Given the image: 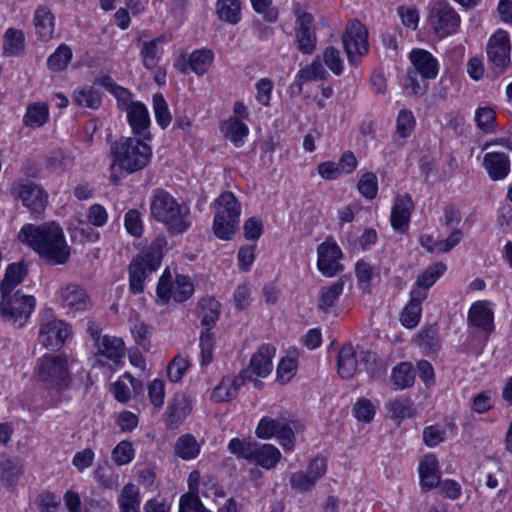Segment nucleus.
Returning <instances> with one entry per match:
<instances>
[{
  "label": "nucleus",
  "instance_id": "f257e3e1",
  "mask_svg": "<svg viewBox=\"0 0 512 512\" xmlns=\"http://www.w3.org/2000/svg\"><path fill=\"white\" fill-rule=\"evenodd\" d=\"M19 240L52 265L65 264L70 257L62 228L54 222L24 225L19 232Z\"/></svg>",
  "mask_w": 512,
  "mask_h": 512
},
{
  "label": "nucleus",
  "instance_id": "f03ea898",
  "mask_svg": "<svg viewBox=\"0 0 512 512\" xmlns=\"http://www.w3.org/2000/svg\"><path fill=\"white\" fill-rule=\"evenodd\" d=\"M152 217L165 225L172 235L185 233L191 226L190 209L186 204H179L164 190L155 193L150 204Z\"/></svg>",
  "mask_w": 512,
  "mask_h": 512
},
{
  "label": "nucleus",
  "instance_id": "7ed1b4c3",
  "mask_svg": "<svg viewBox=\"0 0 512 512\" xmlns=\"http://www.w3.org/2000/svg\"><path fill=\"white\" fill-rule=\"evenodd\" d=\"M142 138L121 137L110 148L112 171L117 167L128 174L144 169L150 162L152 149Z\"/></svg>",
  "mask_w": 512,
  "mask_h": 512
},
{
  "label": "nucleus",
  "instance_id": "20e7f679",
  "mask_svg": "<svg viewBox=\"0 0 512 512\" xmlns=\"http://www.w3.org/2000/svg\"><path fill=\"white\" fill-rule=\"evenodd\" d=\"M35 377L45 390L60 394L70 388L72 375L67 357L63 354H45L35 366Z\"/></svg>",
  "mask_w": 512,
  "mask_h": 512
},
{
  "label": "nucleus",
  "instance_id": "39448f33",
  "mask_svg": "<svg viewBox=\"0 0 512 512\" xmlns=\"http://www.w3.org/2000/svg\"><path fill=\"white\" fill-rule=\"evenodd\" d=\"M167 245L164 236L157 237L147 250L138 254L129 264V289L133 294L144 291V281L155 272L162 262L163 248Z\"/></svg>",
  "mask_w": 512,
  "mask_h": 512
},
{
  "label": "nucleus",
  "instance_id": "423d86ee",
  "mask_svg": "<svg viewBox=\"0 0 512 512\" xmlns=\"http://www.w3.org/2000/svg\"><path fill=\"white\" fill-rule=\"evenodd\" d=\"M216 209L214 234L222 240H230L239 224L240 204L233 193L224 192L216 199Z\"/></svg>",
  "mask_w": 512,
  "mask_h": 512
},
{
  "label": "nucleus",
  "instance_id": "0eeeda50",
  "mask_svg": "<svg viewBox=\"0 0 512 512\" xmlns=\"http://www.w3.org/2000/svg\"><path fill=\"white\" fill-rule=\"evenodd\" d=\"M35 298L30 295L14 293L1 294L0 315L4 321L22 328L35 308Z\"/></svg>",
  "mask_w": 512,
  "mask_h": 512
},
{
  "label": "nucleus",
  "instance_id": "6e6552de",
  "mask_svg": "<svg viewBox=\"0 0 512 512\" xmlns=\"http://www.w3.org/2000/svg\"><path fill=\"white\" fill-rule=\"evenodd\" d=\"M428 21L441 38L454 34L460 27V16L447 2L438 1L430 9Z\"/></svg>",
  "mask_w": 512,
  "mask_h": 512
},
{
  "label": "nucleus",
  "instance_id": "1a4fd4ad",
  "mask_svg": "<svg viewBox=\"0 0 512 512\" xmlns=\"http://www.w3.org/2000/svg\"><path fill=\"white\" fill-rule=\"evenodd\" d=\"M368 32L358 20L348 23L342 36L343 46L352 65H358L360 58L368 52Z\"/></svg>",
  "mask_w": 512,
  "mask_h": 512
},
{
  "label": "nucleus",
  "instance_id": "9d476101",
  "mask_svg": "<svg viewBox=\"0 0 512 512\" xmlns=\"http://www.w3.org/2000/svg\"><path fill=\"white\" fill-rule=\"evenodd\" d=\"M359 360L365 363L369 370L370 367L375 364L376 356L374 353L367 350H362L359 355H357L351 344L343 345L337 357L338 374L343 379H351L355 375Z\"/></svg>",
  "mask_w": 512,
  "mask_h": 512
},
{
  "label": "nucleus",
  "instance_id": "9b49d317",
  "mask_svg": "<svg viewBox=\"0 0 512 512\" xmlns=\"http://www.w3.org/2000/svg\"><path fill=\"white\" fill-rule=\"evenodd\" d=\"M296 16L295 37L298 44V49L303 54H312L316 48V34L312 27L313 16L312 14L304 11L300 4L294 8Z\"/></svg>",
  "mask_w": 512,
  "mask_h": 512
},
{
  "label": "nucleus",
  "instance_id": "f8f14e48",
  "mask_svg": "<svg viewBox=\"0 0 512 512\" xmlns=\"http://www.w3.org/2000/svg\"><path fill=\"white\" fill-rule=\"evenodd\" d=\"M11 192L21 199L32 213L41 214L47 205L48 195L37 184L32 182H15L12 185Z\"/></svg>",
  "mask_w": 512,
  "mask_h": 512
},
{
  "label": "nucleus",
  "instance_id": "ddd939ff",
  "mask_svg": "<svg viewBox=\"0 0 512 512\" xmlns=\"http://www.w3.org/2000/svg\"><path fill=\"white\" fill-rule=\"evenodd\" d=\"M487 57L498 73H502L510 64L511 45L508 33L504 30L496 31L487 43Z\"/></svg>",
  "mask_w": 512,
  "mask_h": 512
},
{
  "label": "nucleus",
  "instance_id": "4468645a",
  "mask_svg": "<svg viewBox=\"0 0 512 512\" xmlns=\"http://www.w3.org/2000/svg\"><path fill=\"white\" fill-rule=\"evenodd\" d=\"M70 333V327L62 320L47 318L40 325L39 341L48 349L61 346Z\"/></svg>",
  "mask_w": 512,
  "mask_h": 512
},
{
  "label": "nucleus",
  "instance_id": "2eb2a0df",
  "mask_svg": "<svg viewBox=\"0 0 512 512\" xmlns=\"http://www.w3.org/2000/svg\"><path fill=\"white\" fill-rule=\"evenodd\" d=\"M326 468L327 465L325 458H314L310 462L306 472H295L291 475V487L301 492L312 489L317 480L325 474Z\"/></svg>",
  "mask_w": 512,
  "mask_h": 512
},
{
  "label": "nucleus",
  "instance_id": "dca6fc26",
  "mask_svg": "<svg viewBox=\"0 0 512 512\" xmlns=\"http://www.w3.org/2000/svg\"><path fill=\"white\" fill-rule=\"evenodd\" d=\"M317 253V265L322 274L331 277L343 270L339 263L342 252L336 243L323 242L319 245Z\"/></svg>",
  "mask_w": 512,
  "mask_h": 512
},
{
  "label": "nucleus",
  "instance_id": "f3484780",
  "mask_svg": "<svg viewBox=\"0 0 512 512\" xmlns=\"http://www.w3.org/2000/svg\"><path fill=\"white\" fill-rule=\"evenodd\" d=\"M59 298L62 307L69 312L85 311L91 305L86 291L76 283H68L62 286L60 288Z\"/></svg>",
  "mask_w": 512,
  "mask_h": 512
},
{
  "label": "nucleus",
  "instance_id": "a211bd4d",
  "mask_svg": "<svg viewBox=\"0 0 512 512\" xmlns=\"http://www.w3.org/2000/svg\"><path fill=\"white\" fill-rule=\"evenodd\" d=\"M125 111L133 134L143 140H151V133L149 131L151 120L147 107L142 102L135 101Z\"/></svg>",
  "mask_w": 512,
  "mask_h": 512
},
{
  "label": "nucleus",
  "instance_id": "6ab92c4d",
  "mask_svg": "<svg viewBox=\"0 0 512 512\" xmlns=\"http://www.w3.org/2000/svg\"><path fill=\"white\" fill-rule=\"evenodd\" d=\"M414 202L409 194L397 195L391 211V226L398 232H405L414 210Z\"/></svg>",
  "mask_w": 512,
  "mask_h": 512
},
{
  "label": "nucleus",
  "instance_id": "aec40b11",
  "mask_svg": "<svg viewBox=\"0 0 512 512\" xmlns=\"http://www.w3.org/2000/svg\"><path fill=\"white\" fill-rule=\"evenodd\" d=\"M276 348L271 344H262L252 355L249 366V374L259 377H267L273 368L272 359L275 356Z\"/></svg>",
  "mask_w": 512,
  "mask_h": 512
},
{
  "label": "nucleus",
  "instance_id": "412c9836",
  "mask_svg": "<svg viewBox=\"0 0 512 512\" xmlns=\"http://www.w3.org/2000/svg\"><path fill=\"white\" fill-rule=\"evenodd\" d=\"M415 73L424 79H434L438 74V61L424 49H413L409 54Z\"/></svg>",
  "mask_w": 512,
  "mask_h": 512
},
{
  "label": "nucleus",
  "instance_id": "4be33fe9",
  "mask_svg": "<svg viewBox=\"0 0 512 512\" xmlns=\"http://www.w3.org/2000/svg\"><path fill=\"white\" fill-rule=\"evenodd\" d=\"M483 167L491 180H502L510 172V160L503 152H489L483 158Z\"/></svg>",
  "mask_w": 512,
  "mask_h": 512
},
{
  "label": "nucleus",
  "instance_id": "5701e85b",
  "mask_svg": "<svg viewBox=\"0 0 512 512\" xmlns=\"http://www.w3.org/2000/svg\"><path fill=\"white\" fill-rule=\"evenodd\" d=\"M419 475L421 487L425 491H430L440 484L438 460L434 454L425 455L420 461Z\"/></svg>",
  "mask_w": 512,
  "mask_h": 512
},
{
  "label": "nucleus",
  "instance_id": "b1692460",
  "mask_svg": "<svg viewBox=\"0 0 512 512\" xmlns=\"http://www.w3.org/2000/svg\"><path fill=\"white\" fill-rule=\"evenodd\" d=\"M96 356L104 357L114 364H117L125 355L122 339L105 335L96 344Z\"/></svg>",
  "mask_w": 512,
  "mask_h": 512
},
{
  "label": "nucleus",
  "instance_id": "393cba45",
  "mask_svg": "<svg viewBox=\"0 0 512 512\" xmlns=\"http://www.w3.org/2000/svg\"><path fill=\"white\" fill-rule=\"evenodd\" d=\"M34 24L40 41L51 39L54 33V16L47 7L40 6L35 10Z\"/></svg>",
  "mask_w": 512,
  "mask_h": 512
},
{
  "label": "nucleus",
  "instance_id": "a878e982",
  "mask_svg": "<svg viewBox=\"0 0 512 512\" xmlns=\"http://www.w3.org/2000/svg\"><path fill=\"white\" fill-rule=\"evenodd\" d=\"M25 50V36L21 29L8 28L3 35V54L18 57Z\"/></svg>",
  "mask_w": 512,
  "mask_h": 512
},
{
  "label": "nucleus",
  "instance_id": "bb28decb",
  "mask_svg": "<svg viewBox=\"0 0 512 512\" xmlns=\"http://www.w3.org/2000/svg\"><path fill=\"white\" fill-rule=\"evenodd\" d=\"M468 321L473 326L479 327L484 331L493 329V313L484 302L474 303L468 313Z\"/></svg>",
  "mask_w": 512,
  "mask_h": 512
},
{
  "label": "nucleus",
  "instance_id": "cd10ccee",
  "mask_svg": "<svg viewBox=\"0 0 512 512\" xmlns=\"http://www.w3.org/2000/svg\"><path fill=\"white\" fill-rule=\"evenodd\" d=\"M281 459V452L272 444H257L252 462L270 470L274 468Z\"/></svg>",
  "mask_w": 512,
  "mask_h": 512
},
{
  "label": "nucleus",
  "instance_id": "c85d7f7f",
  "mask_svg": "<svg viewBox=\"0 0 512 512\" xmlns=\"http://www.w3.org/2000/svg\"><path fill=\"white\" fill-rule=\"evenodd\" d=\"M344 281L338 279L329 286L321 288L318 298V309L324 313H328L343 293Z\"/></svg>",
  "mask_w": 512,
  "mask_h": 512
},
{
  "label": "nucleus",
  "instance_id": "c756f323",
  "mask_svg": "<svg viewBox=\"0 0 512 512\" xmlns=\"http://www.w3.org/2000/svg\"><path fill=\"white\" fill-rule=\"evenodd\" d=\"M220 307V303L215 298H202L199 302V318L201 325L211 330L219 319Z\"/></svg>",
  "mask_w": 512,
  "mask_h": 512
},
{
  "label": "nucleus",
  "instance_id": "7c9ffc66",
  "mask_svg": "<svg viewBox=\"0 0 512 512\" xmlns=\"http://www.w3.org/2000/svg\"><path fill=\"white\" fill-rule=\"evenodd\" d=\"M328 76L327 71L319 61H313L311 64L300 69L294 80V86H297V94H301L303 83L307 81L324 80Z\"/></svg>",
  "mask_w": 512,
  "mask_h": 512
},
{
  "label": "nucleus",
  "instance_id": "2f4dec72",
  "mask_svg": "<svg viewBox=\"0 0 512 512\" xmlns=\"http://www.w3.org/2000/svg\"><path fill=\"white\" fill-rule=\"evenodd\" d=\"M73 103L80 107L97 110L102 105V95L93 86H84L74 91Z\"/></svg>",
  "mask_w": 512,
  "mask_h": 512
},
{
  "label": "nucleus",
  "instance_id": "473e14b6",
  "mask_svg": "<svg viewBox=\"0 0 512 512\" xmlns=\"http://www.w3.org/2000/svg\"><path fill=\"white\" fill-rule=\"evenodd\" d=\"M26 276L25 266L21 263L9 264L0 283V293H12Z\"/></svg>",
  "mask_w": 512,
  "mask_h": 512
},
{
  "label": "nucleus",
  "instance_id": "72a5a7b5",
  "mask_svg": "<svg viewBox=\"0 0 512 512\" xmlns=\"http://www.w3.org/2000/svg\"><path fill=\"white\" fill-rule=\"evenodd\" d=\"M120 512H140L141 498L133 483L125 485L118 497Z\"/></svg>",
  "mask_w": 512,
  "mask_h": 512
},
{
  "label": "nucleus",
  "instance_id": "f704fd0d",
  "mask_svg": "<svg viewBox=\"0 0 512 512\" xmlns=\"http://www.w3.org/2000/svg\"><path fill=\"white\" fill-rule=\"evenodd\" d=\"M22 473L23 467L18 460L6 457L0 458L1 481L6 487L15 486Z\"/></svg>",
  "mask_w": 512,
  "mask_h": 512
},
{
  "label": "nucleus",
  "instance_id": "c9c22d12",
  "mask_svg": "<svg viewBox=\"0 0 512 512\" xmlns=\"http://www.w3.org/2000/svg\"><path fill=\"white\" fill-rule=\"evenodd\" d=\"M164 36L155 37L150 41H144L140 50L143 65L146 69H153L161 58L159 44L164 41Z\"/></svg>",
  "mask_w": 512,
  "mask_h": 512
},
{
  "label": "nucleus",
  "instance_id": "e433bc0d",
  "mask_svg": "<svg viewBox=\"0 0 512 512\" xmlns=\"http://www.w3.org/2000/svg\"><path fill=\"white\" fill-rule=\"evenodd\" d=\"M416 373L409 362H401L392 370L391 381L396 389H406L415 382Z\"/></svg>",
  "mask_w": 512,
  "mask_h": 512
},
{
  "label": "nucleus",
  "instance_id": "4c0bfd02",
  "mask_svg": "<svg viewBox=\"0 0 512 512\" xmlns=\"http://www.w3.org/2000/svg\"><path fill=\"white\" fill-rule=\"evenodd\" d=\"M216 13L218 19L237 24L241 19L240 0H217Z\"/></svg>",
  "mask_w": 512,
  "mask_h": 512
},
{
  "label": "nucleus",
  "instance_id": "58836bf2",
  "mask_svg": "<svg viewBox=\"0 0 512 512\" xmlns=\"http://www.w3.org/2000/svg\"><path fill=\"white\" fill-rule=\"evenodd\" d=\"M174 451L178 457L190 460L198 456L200 445L192 434H184L177 439Z\"/></svg>",
  "mask_w": 512,
  "mask_h": 512
},
{
  "label": "nucleus",
  "instance_id": "ea45409f",
  "mask_svg": "<svg viewBox=\"0 0 512 512\" xmlns=\"http://www.w3.org/2000/svg\"><path fill=\"white\" fill-rule=\"evenodd\" d=\"M73 53L71 48L63 43L48 57L47 67L53 72L63 71L72 59Z\"/></svg>",
  "mask_w": 512,
  "mask_h": 512
},
{
  "label": "nucleus",
  "instance_id": "a19ab883",
  "mask_svg": "<svg viewBox=\"0 0 512 512\" xmlns=\"http://www.w3.org/2000/svg\"><path fill=\"white\" fill-rule=\"evenodd\" d=\"M214 54L209 49L193 51L188 58L190 69L197 75H203L211 66Z\"/></svg>",
  "mask_w": 512,
  "mask_h": 512
},
{
  "label": "nucleus",
  "instance_id": "79ce46f5",
  "mask_svg": "<svg viewBox=\"0 0 512 512\" xmlns=\"http://www.w3.org/2000/svg\"><path fill=\"white\" fill-rule=\"evenodd\" d=\"M416 342L426 352H436L440 348L438 328L435 325L422 328L416 336Z\"/></svg>",
  "mask_w": 512,
  "mask_h": 512
},
{
  "label": "nucleus",
  "instance_id": "37998d69",
  "mask_svg": "<svg viewBox=\"0 0 512 512\" xmlns=\"http://www.w3.org/2000/svg\"><path fill=\"white\" fill-rule=\"evenodd\" d=\"M446 269V265L443 262H435L429 265L420 275H418L415 285L429 290L445 273Z\"/></svg>",
  "mask_w": 512,
  "mask_h": 512
},
{
  "label": "nucleus",
  "instance_id": "c03bdc74",
  "mask_svg": "<svg viewBox=\"0 0 512 512\" xmlns=\"http://www.w3.org/2000/svg\"><path fill=\"white\" fill-rule=\"evenodd\" d=\"M226 136L236 146L243 145L244 138L248 135L249 129L238 117H231L224 125Z\"/></svg>",
  "mask_w": 512,
  "mask_h": 512
},
{
  "label": "nucleus",
  "instance_id": "a18cd8bd",
  "mask_svg": "<svg viewBox=\"0 0 512 512\" xmlns=\"http://www.w3.org/2000/svg\"><path fill=\"white\" fill-rule=\"evenodd\" d=\"M190 411L188 401L183 394H176L168 406V421L171 425L182 422Z\"/></svg>",
  "mask_w": 512,
  "mask_h": 512
},
{
  "label": "nucleus",
  "instance_id": "49530a36",
  "mask_svg": "<svg viewBox=\"0 0 512 512\" xmlns=\"http://www.w3.org/2000/svg\"><path fill=\"white\" fill-rule=\"evenodd\" d=\"M257 444L254 440L233 438L228 444V450L238 458L252 462Z\"/></svg>",
  "mask_w": 512,
  "mask_h": 512
},
{
  "label": "nucleus",
  "instance_id": "de8ad7c7",
  "mask_svg": "<svg viewBox=\"0 0 512 512\" xmlns=\"http://www.w3.org/2000/svg\"><path fill=\"white\" fill-rule=\"evenodd\" d=\"M152 101L156 122L162 129H166L170 125L172 119L167 102L162 93L154 94Z\"/></svg>",
  "mask_w": 512,
  "mask_h": 512
},
{
  "label": "nucleus",
  "instance_id": "09e8293b",
  "mask_svg": "<svg viewBox=\"0 0 512 512\" xmlns=\"http://www.w3.org/2000/svg\"><path fill=\"white\" fill-rule=\"evenodd\" d=\"M475 122L484 133H492L496 128V113L491 107H480L475 112Z\"/></svg>",
  "mask_w": 512,
  "mask_h": 512
},
{
  "label": "nucleus",
  "instance_id": "8fccbe9b",
  "mask_svg": "<svg viewBox=\"0 0 512 512\" xmlns=\"http://www.w3.org/2000/svg\"><path fill=\"white\" fill-rule=\"evenodd\" d=\"M48 108L43 104H34L28 107L24 116V122L27 126H43L48 119Z\"/></svg>",
  "mask_w": 512,
  "mask_h": 512
},
{
  "label": "nucleus",
  "instance_id": "3c124183",
  "mask_svg": "<svg viewBox=\"0 0 512 512\" xmlns=\"http://www.w3.org/2000/svg\"><path fill=\"white\" fill-rule=\"evenodd\" d=\"M357 188L360 194L366 199H374L378 192V180L376 175L372 172L364 173L357 184Z\"/></svg>",
  "mask_w": 512,
  "mask_h": 512
},
{
  "label": "nucleus",
  "instance_id": "603ef678",
  "mask_svg": "<svg viewBox=\"0 0 512 512\" xmlns=\"http://www.w3.org/2000/svg\"><path fill=\"white\" fill-rule=\"evenodd\" d=\"M215 344L214 333L209 329L202 331L199 339V346L201 349V365L206 366L211 363L213 359V348Z\"/></svg>",
  "mask_w": 512,
  "mask_h": 512
},
{
  "label": "nucleus",
  "instance_id": "864d4df0",
  "mask_svg": "<svg viewBox=\"0 0 512 512\" xmlns=\"http://www.w3.org/2000/svg\"><path fill=\"white\" fill-rule=\"evenodd\" d=\"M179 512H211L207 510L195 491H188L180 497Z\"/></svg>",
  "mask_w": 512,
  "mask_h": 512
},
{
  "label": "nucleus",
  "instance_id": "5fc2aeb1",
  "mask_svg": "<svg viewBox=\"0 0 512 512\" xmlns=\"http://www.w3.org/2000/svg\"><path fill=\"white\" fill-rule=\"evenodd\" d=\"M72 158L62 150L52 151L47 157V168L52 172H62L72 166Z\"/></svg>",
  "mask_w": 512,
  "mask_h": 512
},
{
  "label": "nucleus",
  "instance_id": "6e6d98bb",
  "mask_svg": "<svg viewBox=\"0 0 512 512\" xmlns=\"http://www.w3.org/2000/svg\"><path fill=\"white\" fill-rule=\"evenodd\" d=\"M94 476L98 483L105 489H116L118 487V475L109 466L98 467L94 471Z\"/></svg>",
  "mask_w": 512,
  "mask_h": 512
},
{
  "label": "nucleus",
  "instance_id": "4d7b16f0",
  "mask_svg": "<svg viewBox=\"0 0 512 512\" xmlns=\"http://www.w3.org/2000/svg\"><path fill=\"white\" fill-rule=\"evenodd\" d=\"M172 297L176 302L186 301L194 291V285L186 276H177L176 286L172 289Z\"/></svg>",
  "mask_w": 512,
  "mask_h": 512
},
{
  "label": "nucleus",
  "instance_id": "13d9d810",
  "mask_svg": "<svg viewBox=\"0 0 512 512\" xmlns=\"http://www.w3.org/2000/svg\"><path fill=\"white\" fill-rule=\"evenodd\" d=\"M253 10L261 14L266 22L274 23L278 19V10L272 0H251Z\"/></svg>",
  "mask_w": 512,
  "mask_h": 512
},
{
  "label": "nucleus",
  "instance_id": "bf43d9fd",
  "mask_svg": "<svg viewBox=\"0 0 512 512\" xmlns=\"http://www.w3.org/2000/svg\"><path fill=\"white\" fill-rule=\"evenodd\" d=\"M124 226L130 235L140 237L143 233L141 213L136 209L128 210L125 214Z\"/></svg>",
  "mask_w": 512,
  "mask_h": 512
},
{
  "label": "nucleus",
  "instance_id": "052dcab7",
  "mask_svg": "<svg viewBox=\"0 0 512 512\" xmlns=\"http://www.w3.org/2000/svg\"><path fill=\"white\" fill-rule=\"evenodd\" d=\"M189 367V361L187 358L177 355L169 363L167 367L168 378L172 382H179Z\"/></svg>",
  "mask_w": 512,
  "mask_h": 512
},
{
  "label": "nucleus",
  "instance_id": "680f3d73",
  "mask_svg": "<svg viewBox=\"0 0 512 512\" xmlns=\"http://www.w3.org/2000/svg\"><path fill=\"white\" fill-rule=\"evenodd\" d=\"M415 118L411 111L401 110L397 117L396 133L401 138H407L413 131Z\"/></svg>",
  "mask_w": 512,
  "mask_h": 512
},
{
  "label": "nucleus",
  "instance_id": "e2e57ef3",
  "mask_svg": "<svg viewBox=\"0 0 512 512\" xmlns=\"http://www.w3.org/2000/svg\"><path fill=\"white\" fill-rule=\"evenodd\" d=\"M281 420L263 417L258 423L255 433L261 439H270L276 436Z\"/></svg>",
  "mask_w": 512,
  "mask_h": 512
},
{
  "label": "nucleus",
  "instance_id": "0e129e2a",
  "mask_svg": "<svg viewBox=\"0 0 512 512\" xmlns=\"http://www.w3.org/2000/svg\"><path fill=\"white\" fill-rule=\"evenodd\" d=\"M323 62L335 75H340L343 72L340 51L335 47L330 46L323 51Z\"/></svg>",
  "mask_w": 512,
  "mask_h": 512
},
{
  "label": "nucleus",
  "instance_id": "69168bd1",
  "mask_svg": "<svg viewBox=\"0 0 512 512\" xmlns=\"http://www.w3.org/2000/svg\"><path fill=\"white\" fill-rule=\"evenodd\" d=\"M133 456L134 449L129 441H121L112 451V459L119 466L128 464Z\"/></svg>",
  "mask_w": 512,
  "mask_h": 512
},
{
  "label": "nucleus",
  "instance_id": "338daca9",
  "mask_svg": "<svg viewBox=\"0 0 512 512\" xmlns=\"http://www.w3.org/2000/svg\"><path fill=\"white\" fill-rule=\"evenodd\" d=\"M422 307L407 303L400 315L401 324L409 329L416 327L421 318Z\"/></svg>",
  "mask_w": 512,
  "mask_h": 512
},
{
  "label": "nucleus",
  "instance_id": "774afa93",
  "mask_svg": "<svg viewBox=\"0 0 512 512\" xmlns=\"http://www.w3.org/2000/svg\"><path fill=\"white\" fill-rule=\"evenodd\" d=\"M353 414L359 420L369 423L375 415L374 407L367 398H360L353 406Z\"/></svg>",
  "mask_w": 512,
  "mask_h": 512
}]
</instances>
